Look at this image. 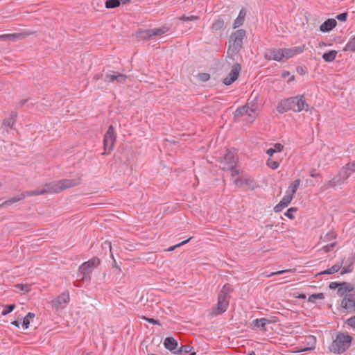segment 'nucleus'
Wrapping results in <instances>:
<instances>
[{
  "label": "nucleus",
  "mask_w": 355,
  "mask_h": 355,
  "mask_svg": "<svg viewBox=\"0 0 355 355\" xmlns=\"http://www.w3.org/2000/svg\"><path fill=\"white\" fill-rule=\"evenodd\" d=\"M80 183V179L78 180H71V179H63L59 181L51 182L50 183H47L44 185V189H37L33 191H28L21 193L19 196L11 198L1 204H0V207L3 206H9L17 202L20 201L24 199L26 196H40L45 193H59L67 189L71 188L76 187Z\"/></svg>",
  "instance_id": "obj_1"
},
{
  "label": "nucleus",
  "mask_w": 355,
  "mask_h": 355,
  "mask_svg": "<svg viewBox=\"0 0 355 355\" xmlns=\"http://www.w3.org/2000/svg\"><path fill=\"white\" fill-rule=\"evenodd\" d=\"M309 109V105L306 103L305 96L304 94L292 96L282 100L279 103L277 107V112L281 114L289 110L300 112L302 110L308 111Z\"/></svg>",
  "instance_id": "obj_2"
},
{
  "label": "nucleus",
  "mask_w": 355,
  "mask_h": 355,
  "mask_svg": "<svg viewBox=\"0 0 355 355\" xmlns=\"http://www.w3.org/2000/svg\"><path fill=\"white\" fill-rule=\"evenodd\" d=\"M304 50V45L295 46L290 49H268L264 52V58L268 60H275L278 62L288 60L295 55L302 53Z\"/></svg>",
  "instance_id": "obj_3"
},
{
  "label": "nucleus",
  "mask_w": 355,
  "mask_h": 355,
  "mask_svg": "<svg viewBox=\"0 0 355 355\" xmlns=\"http://www.w3.org/2000/svg\"><path fill=\"white\" fill-rule=\"evenodd\" d=\"M352 337L347 332H339L333 340L331 350L334 353L341 354L345 352L350 346Z\"/></svg>",
  "instance_id": "obj_4"
},
{
  "label": "nucleus",
  "mask_w": 355,
  "mask_h": 355,
  "mask_svg": "<svg viewBox=\"0 0 355 355\" xmlns=\"http://www.w3.org/2000/svg\"><path fill=\"white\" fill-rule=\"evenodd\" d=\"M245 35L246 31L244 29L236 30L231 34L229 39L228 54H236L240 51L243 46V40Z\"/></svg>",
  "instance_id": "obj_5"
},
{
  "label": "nucleus",
  "mask_w": 355,
  "mask_h": 355,
  "mask_svg": "<svg viewBox=\"0 0 355 355\" xmlns=\"http://www.w3.org/2000/svg\"><path fill=\"white\" fill-rule=\"evenodd\" d=\"M352 173V171H351V169L346 164L341 168L340 171L336 176L324 184L322 186L323 189L326 190L330 188H334L338 184H343L349 178Z\"/></svg>",
  "instance_id": "obj_6"
},
{
  "label": "nucleus",
  "mask_w": 355,
  "mask_h": 355,
  "mask_svg": "<svg viewBox=\"0 0 355 355\" xmlns=\"http://www.w3.org/2000/svg\"><path fill=\"white\" fill-rule=\"evenodd\" d=\"M116 135L112 125L108 127L107 132L104 135L103 139V148L104 151L102 155H109L114 148V145L116 142Z\"/></svg>",
  "instance_id": "obj_7"
},
{
  "label": "nucleus",
  "mask_w": 355,
  "mask_h": 355,
  "mask_svg": "<svg viewBox=\"0 0 355 355\" xmlns=\"http://www.w3.org/2000/svg\"><path fill=\"white\" fill-rule=\"evenodd\" d=\"M101 263L100 259L94 257L86 262L80 265L78 271L83 275L82 280L85 279H90V274Z\"/></svg>",
  "instance_id": "obj_8"
},
{
  "label": "nucleus",
  "mask_w": 355,
  "mask_h": 355,
  "mask_svg": "<svg viewBox=\"0 0 355 355\" xmlns=\"http://www.w3.org/2000/svg\"><path fill=\"white\" fill-rule=\"evenodd\" d=\"M70 300L69 292L65 291L50 302L52 309L58 311L67 306Z\"/></svg>",
  "instance_id": "obj_9"
},
{
  "label": "nucleus",
  "mask_w": 355,
  "mask_h": 355,
  "mask_svg": "<svg viewBox=\"0 0 355 355\" xmlns=\"http://www.w3.org/2000/svg\"><path fill=\"white\" fill-rule=\"evenodd\" d=\"M241 71V64L239 63L234 64L232 67L229 74L223 79V83L227 86L232 85L238 78Z\"/></svg>",
  "instance_id": "obj_10"
},
{
  "label": "nucleus",
  "mask_w": 355,
  "mask_h": 355,
  "mask_svg": "<svg viewBox=\"0 0 355 355\" xmlns=\"http://www.w3.org/2000/svg\"><path fill=\"white\" fill-rule=\"evenodd\" d=\"M229 300L228 299L224 298V297L218 295V302L216 306L212 309V315H218L225 313L228 308Z\"/></svg>",
  "instance_id": "obj_11"
},
{
  "label": "nucleus",
  "mask_w": 355,
  "mask_h": 355,
  "mask_svg": "<svg viewBox=\"0 0 355 355\" xmlns=\"http://www.w3.org/2000/svg\"><path fill=\"white\" fill-rule=\"evenodd\" d=\"M35 34V31H27L18 33H10L0 35V40L15 41L16 40L24 39L26 37Z\"/></svg>",
  "instance_id": "obj_12"
},
{
  "label": "nucleus",
  "mask_w": 355,
  "mask_h": 355,
  "mask_svg": "<svg viewBox=\"0 0 355 355\" xmlns=\"http://www.w3.org/2000/svg\"><path fill=\"white\" fill-rule=\"evenodd\" d=\"M237 158L234 156V154L229 151L225 155L223 160L221 161V164H223L222 168L225 171L226 169L232 168V166H235Z\"/></svg>",
  "instance_id": "obj_13"
},
{
  "label": "nucleus",
  "mask_w": 355,
  "mask_h": 355,
  "mask_svg": "<svg viewBox=\"0 0 355 355\" xmlns=\"http://www.w3.org/2000/svg\"><path fill=\"white\" fill-rule=\"evenodd\" d=\"M341 306L345 309H355V295L349 293L342 300Z\"/></svg>",
  "instance_id": "obj_14"
},
{
  "label": "nucleus",
  "mask_w": 355,
  "mask_h": 355,
  "mask_svg": "<svg viewBox=\"0 0 355 355\" xmlns=\"http://www.w3.org/2000/svg\"><path fill=\"white\" fill-rule=\"evenodd\" d=\"M127 79V76L121 73L116 72L112 74L107 73L105 77V81L113 83L116 81L118 83H124Z\"/></svg>",
  "instance_id": "obj_15"
},
{
  "label": "nucleus",
  "mask_w": 355,
  "mask_h": 355,
  "mask_svg": "<svg viewBox=\"0 0 355 355\" xmlns=\"http://www.w3.org/2000/svg\"><path fill=\"white\" fill-rule=\"evenodd\" d=\"M252 94L250 96V98H248L246 106L248 107L250 111L252 112V119H255L258 115L259 112V105L255 102L257 101V98L255 97L253 100H251Z\"/></svg>",
  "instance_id": "obj_16"
},
{
  "label": "nucleus",
  "mask_w": 355,
  "mask_h": 355,
  "mask_svg": "<svg viewBox=\"0 0 355 355\" xmlns=\"http://www.w3.org/2000/svg\"><path fill=\"white\" fill-rule=\"evenodd\" d=\"M337 25V21L334 19H328L324 21L320 26V31L322 32H329L335 28Z\"/></svg>",
  "instance_id": "obj_17"
},
{
  "label": "nucleus",
  "mask_w": 355,
  "mask_h": 355,
  "mask_svg": "<svg viewBox=\"0 0 355 355\" xmlns=\"http://www.w3.org/2000/svg\"><path fill=\"white\" fill-rule=\"evenodd\" d=\"M225 27V21L221 16H218L212 23L210 28L212 33L221 31Z\"/></svg>",
  "instance_id": "obj_18"
},
{
  "label": "nucleus",
  "mask_w": 355,
  "mask_h": 355,
  "mask_svg": "<svg viewBox=\"0 0 355 355\" xmlns=\"http://www.w3.org/2000/svg\"><path fill=\"white\" fill-rule=\"evenodd\" d=\"M17 114L15 112H12L9 118L5 119L3 121V126L6 128H12L16 122Z\"/></svg>",
  "instance_id": "obj_19"
},
{
  "label": "nucleus",
  "mask_w": 355,
  "mask_h": 355,
  "mask_svg": "<svg viewBox=\"0 0 355 355\" xmlns=\"http://www.w3.org/2000/svg\"><path fill=\"white\" fill-rule=\"evenodd\" d=\"M245 15H246V10L245 8H243L240 10L237 18L234 20V21L233 23L234 28H236L239 27L241 25H243V24L245 21Z\"/></svg>",
  "instance_id": "obj_20"
},
{
  "label": "nucleus",
  "mask_w": 355,
  "mask_h": 355,
  "mask_svg": "<svg viewBox=\"0 0 355 355\" xmlns=\"http://www.w3.org/2000/svg\"><path fill=\"white\" fill-rule=\"evenodd\" d=\"M164 345L166 349L173 351L178 347V341L172 337H167L164 341Z\"/></svg>",
  "instance_id": "obj_21"
},
{
  "label": "nucleus",
  "mask_w": 355,
  "mask_h": 355,
  "mask_svg": "<svg viewBox=\"0 0 355 355\" xmlns=\"http://www.w3.org/2000/svg\"><path fill=\"white\" fill-rule=\"evenodd\" d=\"M232 291V288L231 285L229 284H225L223 287L220 291L219 292V296L224 297V298L230 299V293Z\"/></svg>",
  "instance_id": "obj_22"
},
{
  "label": "nucleus",
  "mask_w": 355,
  "mask_h": 355,
  "mask_svg": "<svg viewBox=\"0 0 355 355\" xmlns=\"http://www.w3.org/2000/svg\"><path fill=\"white\" fill-rule=\"evenodd\" d=\"M301 180L300 178H297L293 182H291V184L289 185L288 189V193H290L289 195H292L293 197H294V195L295 194L297 189L300 187Z\"/></svg>",
  "instance_id": "obj_23"
},
{
  "label": "nucleus",
  "mask_w": 355,
  "mask_h": 355,
  "mask_svg": "<svg viewBox=\"0 0 355 355\" xmlns=\"http://www.w3.org/2000/svg\"><path fill=\"white\" fill-rule=\"evenodd\" d=\"M352 289H353V288L352 287V286L349 284L343 283V284H340L338 287V293L340 295H345L348 294L347 293L352 291Z\"/></svg>",
  "instance_id": "obj_24"
},
{
  "label": "nucleus",
  "mask_w": 355,
  "mask_h": 355,
  "mask_svg": "<svg viewBox=\"0 0 355 355\" xmlns=\"http://www.w3.org/2000/svg\"><path fill=\"white\" fill-rule=\"evenodd\" d=\"M337 53V51L331 50L327 53H323L322 58L325 62H331L336 59Z\"/></svg>",
  "instance_id": "obj_25"
},
{
  "label": "nucleus",
  "mask_w": 355,
  "mask_h": 355,
  "mask_svg": "<svg viewBox=\"0 0 355 355\" xmlns=\"http://www.w3.org/2000/svg\"><path fill=\"white\" fill-rule=\"evenodd\" d=\"M284 149V146L279 143L274 145V148H270L266 150L267 155L270 157L272 156L275 153L282 152Z\"/></svg>",
  "instance_id": "obj_26"
},
{
  "label": "nucleus",
  "mask_w": 355,
  "mask_h": 355,
  "mask_svg": "<svg viewBox=\"0 0 355 355\" xmlns=\"http://www.w3.org/2000/svg\"><path fill=\"white\" fill-rule=\"evenodd\" d=\"M270 321L266 318H262L256 319L253 321V324L255 327L264 329L267 323H270Z\"/></svg>",
  "instance_id": "obj_27"
},
{
  "label": "nucleus",
  "mask_w": 355,
  "mask_h": 355,
  "mask_svg": "<svg viewBox=\"0 0 355 355\" xmlns=\"http://www.w3.org/2000/svg\"><path fill=\"white\" fill-rule=\"evenodd\" d=\"M343 51L355 52V36L347 43L343 49Z\"/></svg>",
  "instance_id": "obj_28"
},
{
  "label": "nucleus",
  "mask_w": 355,
  "mask_h": 355,
  "mask_svg": "<svg viewBox=\"0 0 355 355\" xmlns=\"http://www.w3.org/2000/svg\"><path fill=\"white\" fill-rule=\"evenodd\" d=\"M167 31H168V28L166 27L150 29V33L153 36V38L155 36H160V35H163L164 33H166Z\"/></svg>",
  "instance_id": "obj_29"
},
{
  "label": "nucleus",
  "mask_w": 355,
  "mask_h": 355,
  "mask_svg": "<svg viewBox=\"0 0 355 355\" xmlns=\"http://www.w3.org/2000/svg\"><path fill=\"white\" fill-rule=\"evenodd\" d=\"M341 268V265L335 264L332 266L331 268L321 272L320 274L322 275H330L337 272Z\"/></svg>",
  "instance_id": "obj_30"
},
{
  "label": "nucleus",
  "mask_w": 355,
  "mask_h": 355,
  "mask_svg": "<svg viewBox=\"0 0 355 355\" xmlns=\"http://www.w3.org/2000/svg\"><path fill=\"white\" fill-rule=\"evenodd\" d=\"M247 110H249V108L246 105L238 107L234 112L235 117L245 116Z\"/></svg>",
  "instance_id": "obj_31"
},
{
  "label": "nucleus",
  "mask_w": 355,
  "mask_h": 355,
  "mask_svg": "<svg viewBox=\"0 0 355 355\" xmlns=\"http://www.w3.org/2000/svg\"><path fill=\"white\" fill-rule=\"evenodd\" d=\"M120 4V0H107L105 3V8L107 9L117 8Z\"/></svg>",
  "instance_id": "obj_32"
},
{
  "label": "nucleus",
  "mask_w": 355,
  "mask_h": 355,
  "mask_svg": "<svg viewBox=\"0 0 355 355\" xmlns=\"http://www.w3.org/2000/svg\"><path fill=\"white\" fill-rule=\"evenodd\" d=\"M336 237V232L334 231H331V232L327 233L324 236H321V239L324 242H327V241H331L333 239H335Z\"/></svg>",
  "instance_id": "obj_33"
},
{
  "label": "nucleus",
  "mask_w": 355,
  "mask_h": 355,
  "mask_svg": "<svg viewBox=\"0 0 355 355\" xmlns=\"http://www.w3.org/2000/svg\"><path fill=\"white\" fill-rule=\"evenodd\" d=\"M35 316V314L33 313L29 312L23 320V327L25 329H27L30 324V320L33 318Z\"/></svg>",
  "instance_id": "obj_34"
},
{
  "label": "nucleus",
  "mask_w": 355,
  "mask_h": 355,
  "mask_svg": "<svg viewBox=\"0 0 355 355\" xmlns=\"http://www.w3.org/2000/svg\"><path fill=\"white\" fill-rule=\"evenodd\" d=\"M293 198V197L292 195H286L279 202L283 205V207H286L290 204Z\"/></svg>",
  "instance_id": "obj_35"
},
{
  "label": "nucleus",
  "mask_w": 355,
  "mask_h": 355,
  "mask_svg": "<svg viewBox=\"0 0 355 355\" xmlns=\"http://www.w3.org/2000/svg\"><path fill=\"white\" fill-rule=\"evenodd\" d=\"M192 238H193L192 236H191V237H189V238L188 239H187V240H184V241H182V242H180V243H178V244L175 245L171 246V247H169L168 249L165 250V251H168V252H170V251H173V250H174L176 248L180 247V246H182V245H185V244H187V243H189V241L192 239Z\"/></svg>",
  "instance_id": "obj_36"
},
{
  "label": "nucleus",
  "mask_w": 355,
  "mask_h": 355,
  "mask_svg": "<svg viewBox=\"0 0 355 355\" xmlns=\"http://www.w3.org/2000/svg\"><path fill=\"white\" fill-rule=\"evenodd\" d=\"M266 164L268 167H270V168H272L273 170L277 169L279 166V164L278 162L275 161V160L272 159L271 158H269L267 160Z\"/></svg>",
  "instance_id": "obj_37"
},
{
  "label": "nucleus",
  "mask_w": 355,
  "mask_h": 355,
  "mask_svg": "<svg viewBox=\"0 0 355 355\" xmlns=\"http://www.w3.org/2000/svg\"><path fill=\"white\" fill-rule=\"evenodd\" d=\"M15 308V304H8V305H6L3 311H2V315H6L8 313H10L11 311H13V309Z\"/></svg>",
  "instance_id": "obj_38"
},
{
  "label": "nucleus",
  "mask_w": 355,
  "mask_h": 355,
  "mask_svg": "<svg viewBox=\"0 0 355 355\" xmlns=\"http://www.w3.org/2000/svg\"><path fill=\"white\" fill-rule=\"evenodd\" d=\"M295 211H297V208L291 207L287 209V211L284 213V215L290 219H293L294 216H293V213L295 212Z\"/></svg>",
  "instance_id": "obj_39"
},
{
  "label": "nucleus",
  "mask_w": 355,
  "mask_h": 355,
  "mask_svg": "<svg viewBox=\"0 0 355 355\" xmlns=\"http://www.w3.org/2000/svg\"><path fill=\"white\" fill-rule=\"evenodd\" d=\"M198 19H199V17L196 16V15H191L190 17H187L185 15H182V16L178 17V19H180L181 21H194V20H198Z\"/></svg>",
  "instance_id": "obj_40"
},
{
  "label": "nucleus",
  "mask_w": 355,
  "mask_h": 355,
  "mask_svg": "<svg viewBox=\"0 0 355 355\" xmlns=\"http://www.w3.org/2000/svg\"><path fill=\"white\" fill-rule=\"evenodd\" d=\"M192 348L193 347L189 345H182L180 348L179 352L182 354H188V353L191 352Z\"/></svg>",
  "instance_id": "obj_41"
},
{
  "label": "nucleus",
  "mask_w": 355,
  "mask_h": 355,
  "mask_svg": "<svg viewBox=\"0 0 355 355\" xmlns=\"http://www.w3.org/2000/svg\"><path fill=\"white\" fill-rule=\"evenodd\" d=\"M141 37L145 40H148L153 39V36L150 33V29H149V30H146V31L141 32Z\"/></svg>",
  "instance_id": "obj_42"
},
{
  "label": "nucleus",
  "mask_w": 355,
  "mask_h": 355,
  "mask_svg": "<svg viewBox=\"0 0 355 355\" xmlns=\"http://www.w3.org/2000/svg\"><path fill=\"white\" fill-rule=\"evenodd\" d=\"M198 77L199 80L205 82L210 78V75L207 73H198Z\"/></svg>",
  "instance_id": "obj_43"
},
{
  "label": "nucleus",
  "mask_w": 355,
  "mask_h": 355,
  "mask_svg": "<svg viewBox=\"0 0 355 355\" xmlns=\"http://www.w3.org/2000/svg\"><path fill=\"white\" fill-rule=\"evenodd\" d=\"M346 324L349 327L355 329V315L352 316L349 318H348L346 321Z\"/></svg>",
  "instance_id": "obj_44"
},
{
  "label": "nucleus",
  "mask_w": 355,
  "mask_h": 355,
  "mask_svg": "<svg viewBox=\"0 0 355 355\" xmlns=\"http://www.w3.org/2000/svg\"><path fill=\"white\" fill-rule=\"evenodd\" d=\"M336 245V242L331 243L329 245H327L325 246H323L322 250H324L325 252H328L331 251Z\"/></svg>",
  "instance_id": "obj_45"
},
{
  "label": "nucleus",
  "mask_w": 355,
  "mask_h": 355,
  "mask_svg": "<svg viewBox=\"0 0 355 355\" xmlns=\"http://www.w3.org/2000/svg\"><path fill=\"white\" fill-rule=\"evenodd\" d=\"M347 12H343V13H340L339 15H338L336 18L339 20V21H346L347 19Z\"/></svg>",
  "instance_id": "obj_46"
},
{
  "label": "nucleus",
  "mask_w": 355,
  "mask_h": 355,
  "mask_svg": "<svg viewBox=\"0 0 355 355\" xmlns=\"http://www.w3.org/2000/svg\"><path fill=\"white\" fill-rule=\"evenodd\" d=\"M228 170L231 171V175L235 177L239 174V171L236 168V165L232 166V168H230Z\"/></svg>",
  "instance_id": "obj_47"
},
{
  "label": "nucleus",
  "mask_w": 355,
  "mask_h": 355,
  "mask_svg": "<svg viewBox=\"0 0 355 355\" xmlns=\"http://www.w3.org/2000/svg\"><path fill=\"white\" fill-rule=\"evenodd\" d=\"M297 72L300 75H304L307 72V69L304 67L299 66L296 69Z\"/></svg>",
  "instance_id": "obj_48"
},
{
  "label": "nucleus",
  "mask_w": 355,
  "mask_h": 355,
  "mask_svg": "<svg viewBox=\"0 0 355 355\" xmlns=\"http://www.w3.org/2000/svg\"><path fill=\"white\" fill-rule=\"evenodd\" d=\"M142 318L151 324L160 325L159 322L157 320H155L154 318H146L145 316H143Z\"/></svg>",
  "instance_id": "obj_49"
},
{
  "label": "nucleus",
  "mask_w": 355,
  "mask_h": 355,
  "mask_svg": "<svg viewBox=\"0 0 355 355\" xmlns=\"http://www.w3.org/2000/svg\"><path fill=\"white\" fill-rule=\"evenodd\" d=\"M234 184L238 187H242L244 186V180L241 178H237L234 180Z\"/></svg>",
  "instance_id": "obj_50"
},
{
  "label": "nucleus",
  "mask_w": 355,
  "mask_h": 355,
  "mask_svg": "<svg viewBox=\"0 0 355 355\" xmlns=\"http://www.w3.org/2000/svg\"><path fill=\"white\" fill-rule=\"evenodd\" d=\"M17 288H19L21 291H25V292H28V285H24V284H17L15 286Z\"/></svg>",
  "instance_id": "obj_51"
},
{
  "label": "nucleus",
  "mask_w": 355,
  "mask_h": 355,
  "mask_svg": "<svg viewBox=\"0 0 355 355\" xmlns=\"http://www.w3.org/2000/svg\"><path fill=\"white\" fill-rule=\"evenodd\" d=\"M245 116L248 117L245 120L250 123H252L255 119H252V112L249 110H247L245 113Z\"/></svg>",
  "instance_id": "obj_52"
},
{
  "label": "nucleus",
  "mask_w": 355,
  "mask_h": 355,
  "mask_svg": "<svg viewBox=\"0 0 355 355\" xmlns=\"http://www.w3.org/2000/svg\"><path fill=\"white\" fill-rule=\"evenodd\" d=\"M284 207L279 202L277 205H276L274 207V211L275 212H280Z\"/></svg>",
  "instance_id": "obj_53"
},
{
  "label": "nucleus",
  "mask_w": 355,
  "mask_h": 355,
  "mask_svg": "<svg viewBox=\"0 0 355 355\" xmlns=\"http://www.w3.org/2000/svg\"><path fill=\"white\" fill-rule=\"evenodd\" d=\"M347 164L351 169V171H352V173H354L355 172V160L352 162H348Z\"/></svg>",
  "instance_id": "obj_54"
},
{
  "label": "nucleus",
  "mask_w": 355,
  "mask_h": 355,
  "mask_svg": "<svg viewBox=\"0 0 355 355\" xmlns=\"http://www.w3.org/2000/svg\"><path fill=\"white\" fill-rule=\"evenodd\" d=\"M287 271H288L287 270H279L277 272H271L270 275H268L267 277H272L275 275L283 274L284 272H286Z\"/></svg>",
  "instance_id": "obj_55"
},
{
  "label": "nucleus",
  "mask_w": 355,
  "mask_h": 355,
  "mask_svg": "<svg viewBox=\"0 0 355 355\" xmlns=\"http://www.w3.org/2000/svg\"><path fill=\"white\" fill-rule=\"evenodd\" d=\"M340 284H338L337 282H331L329 284V288L331 289H335L338 287H339Z\"/></svg>",
  "instance_id": "obj_56"
},
{
  "label": "nucleus",
  "mask_w": 355,
  "mask_h": 355,
  "mask_svg": "<svg viewBox=\"0 0 355 355\" xmlns=\"http://www.w3.org/2000/svg\"><path fill=\"white\" fill-rule=\"evenodd\" d=\"M310 176L312 178H316V177L320 176V173H316L315 169H312L311 171V173H310Z\"/></svg>",
  "instance_id": "obj_57"
},
{
  "label": "nucleus",
  "mask_w": 355,
  "mask_h": 355,
  "mask_svg": "<svg viewBox=\"0 0 355 355\" xmlns=\"http://www.w3.org/2000/svg\"><path fill=\"white\" fill-rule=\"evenodd\" d=\"M253 181H252L250 179H245L244 180V185L250 186V183H252Z\"/></svg>",
  "instance_id": "obj_58"
},
{
  "label": "nucleus",
  "mask_w": 355,
  "mask_h": 355,
  "mask_svg": "<svg viewBox=\"0 0 355 355\" xmlns=\"http://www.w3.org/2000/svg\"><path fill=\"white\" fill-rule=\"evenodd\" d=\"M289 75H290V72H289V71H284L282 72V76L283 78H286V77H288Z\"/></svg>",
  "instance_id": "obj_59"
},
{
  "label": "nucleus",
  "mask_w": 355,
  "mask_h": 355,
  "mask_svg": "<svg viewBox=\"0 0 355 355\" xmlns=\"http://www.w3.org/2000/svg\"><path fill=\"white\" fill-rule=\"evenodd\" d=\"M311 297H314V298L318 297V298L321 299V298L323 297V294L322 293H319L318 295H312Z\"/></svg>",
  "instance_id": "obj_60"
},
{
  "label": "nucleus",
  "mask_w": 355,
  "mask_h": 355,
  "mask_svg": "<svg viewBox=\"0 0 355 355\" xmlns=\"http://www.w3.org/2000/svg\"><path fill=\"white\" fill-rule=\"evenodd\" d=\"M105 244H107L108 247H109V249H110V252L111 253V256L113 257V254L112 252V245H111V242H105Z\"/></svg>",
  "instance_id": "obj_61"
},
{
  "label": "nucleus",
  "mask_w": 355,
  "mask_h": 355,
  "mask_svg": "<svg viewBox=\"0 0 355 355\" xmlns=\"http://www.w3.org/2000/svg\"><path fill=\"white\" fill-rule=\"evenodd\" d=\"M11 323H12V324H13L15 327H19V322L18 320H14Z\"/></svg>",
  "instance_id": "obj_62"
},
{
  "label": "nucleus",
  "mask_w": 355,
  "mask_h": 355,
  "mask_svg": "<svg viewBox=\"0 0 355 355\" xmlns=\"http://www.w3.org/2000/svg\"><path fill=\"white\" fill-rule=\"evenodd\" d=\"M294 80H295V76H294V75H293V76H291L288 78V81H287V82H288V83H291V82L293 81Z\"/></svg>",
  "instance_id": "obj_63"
},
{
  "label": "nucleus",
  "mask_w": 355,
  "mask_h": 355,
  "mask_svg": "<svg viewBox=\"0 0 355 355\" xmlns=\"http://www.w3.org/2000/svg\"><path fill=\"white\" fill-rule=\"evenodd\" d=\"M350 271H351V269L347 268V269H345L341 273L343 274V273L349 272Z\"/></svg>",
  "instance_id": "obj_64"
}]
</instances>
